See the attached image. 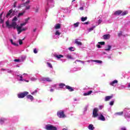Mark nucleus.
Segmentation results:
<instances>
[{
    "label": "nucleus",
    "instance_id": "obj_1",
    "mask_svg": "<svg viewBox=\"0 0 130 130\" xmlns=\"http://www.w3.org/2000/svg\"><path fill=\"white\" fill-rule=\"evenodd\" d=\"M6 27H7V28H13L14 29H16V28L18 33H19V32H20V31H21L22 29V26L21 25L19 26V25H17V22H12L11 24H10V21L7 20L6 22Z\"/></svg>",
    "mask_w": 130,
    "mask_h": 130
},
{
    "label": "nucleus",
    "instance_id": "obj_2",
    "mask_svg": "<svg viewBox=\"0 0 130 130\" xmlns=\"http://www.w3.org/2000/svg\"><path fill=\"white\" fill-rule=\"evenodd\" d=\"M30 4V0H27L25 3H23L19 8H22V7H25V10H30V8L31 6L30 5H28Z\"/></svg>",
    "mask_w": 130,
    "mask_h": 130
},
{
    "label": "nucleus",
    "instance_id": "obj_3",
    "mask_svg": "<svg viewBox=\"0 0 130 130\" xmlns=\"http://www.w3.org/2000/svg\"><path fill=\"white\" fill-rule=\"evenodd\" d=\"M28 94H29V92L28 91H24L23 92H21L18 94L17 97L18 98L20 99L24 98V97H26V96H27Z\"/></svg>",
    "mask_w": 130,
    "mask_h": 130
},
{
    "label": "nucleus",
    "instance_id": "obj_4",
    "mask_svg": "<svg viewBox=\"0 0 130 130\" xmlns=\"http://www.w3.org/2000/svg\"><path fill=\"white\" fill-rule=\"evenodd\" d=\"M98 108H94L93 109V112H92V117L94 118H96V117H98L99 114H98Z\"/></svg>",
    "mask_w": 130,
    "mask_h": 130
},
{
    "label": "nucleus",
    "instance_id": "obj_5",
    "mask_svg": "<svg viewBox=\"0 0 130 130\" xmlns=\"http://www.w3.org/2000/svg\"><path fill=\"white\" fill-rule=\"evenodd\" d=\"M46 129L47 130H57V128L52 125H46Z\"/></svg>",
    "mask_w": 130,
    "mask_h": 130
},
{
    "label": "nucleus",
    "instance_id": "obj_6",
    "mask_svg": "<svg viewBox=\"0 0 130 130\" xmlns=\"http://www.w3.org/2000/svg\"><path fill=\"white\" fill-rule=\"evenodd\" d=\"M57 115L59 118H64V117H66V115L64 114V112H63V111L57 112Z\"/></svg>",
    "mask_w": 130,
    "mask_h": 130
},
{
    "label": "nucleus",
    "instance_id": "obj_7",
    "mask_svg": "<svg viewBox=\"0 0 130 130\" xmlns=\"http://www.w3.org/2000/svg\"><path fill=\"white\" fill-rule=\"evenodd\" d=\"M66 89H67V90H69L70 92H73V91H74V88L69 85L66 86Z\"/></svg>",
    "mask_w": 130,
    "mask_h": 130
},
{
    "label": "nucleus",
    "instance_id": "obj_8",
    "mask_svg": "<svg viewBox=\"0 0 130 130\" xmlns=\"http://www.w3.org/2000/svg\"><path fill=\"white\" fill-rule=\"evenodd\" d=\"M121 13H122V11L118 10L114 13V15L115 16H119V15H121Z\"/></svg>",
    "mask_w": 130,
    "mask_h": 130
},
{
    "label": "nucleus",
    "instance_id": "obj_9",
    "mask_svg": "<svg viewBox=\"0 0 130 130\" xmlns=\"http://www.w3.org/2000/svg\"><path fill=\"white\" fill-rule=\"evenodd\" d=\"M14 12H15V11H13V9H11L10 10H9V11L8 12V13L6 15V18H9V17L11 16V14Z\"/></svg>",
    "mask_w": 130,
    "mask_h": 130
},
{
    "label": "nucleus",
    "instance_id": "obj_10",
    "mask_svg": "<svg viewBox=\"0 0 130 130\" xmlns=\"http://www.w3.org/2000/svg\"><path fill=\"white\" fill-rule=\"evenodd\" d=\"M103 39H105V40H107L110 39V35L109 34L104 35L103 36Z\"/></svg>",
    "mask_w": 130,
    "mask_h": 130
},
{
    "label": "nucleus",
    "instance_id": "obj_11",
    "mask_svg": "<svg viewBox=\"0 0 130 130\" xmlns=\"http://www.w3.org/2000/svg\"><path fill=\"white\" fill-rule=\"evenodd\" d=\"M98 119L99 120H102V121H105V117L103 115L101 114L100 116L99 117Z\"/></svg>",
    "mask_w": 130,
    "mask_h": 130
},
{
    "label": "nucleus",
    "instance_id": "obj_12",
    "mask_svg": "<svg viewBox=\"0 0 130 130\" xmlns=\"http://www.w3.org/2000/svg\"><path fill=\"white\" fill-rule=\"evenodd\" d=\"M26 98L27 99H30V100L31 101H33V100H34V98L33 97V96H32L31 94H27L26 95Z\"/></svg>",
    "mask_w": 130,
    "mask_h": 130
},
{
    "label": "nucleus",
    "instance_id": "obj_13",
    "mask_svg": "<svg viewBox=\"0 0 130 130\" xmlns=\"http://www.w3.org/2000/svg\"><path fill=\"white\" fill-rule=\"evenodd\" d=\"M113 97V95L106 96L105 99V101H109Z\"/></svg>",
    "mask_w": 130,
    "mask_h": 130
},
{
    "label": "nucleus",
    "instance_id": "obj_14",
    "mask_svg": "<svg viewBox=\"0 0 130 130\" xmlns=\"http://www.w3.org/2000/svg\"><path fill=\"white\" fill-rule=\"evenodd\" d=\"M10 42L11 43V44H12V45H14V46H19V44L16 42H14V41L12 39L10 40Z\"/></svg>",
    "mask_w": 130,
    "mask_h": 130
},
{
    "label": "nucleus",
    "instance_id": "obj_15",
    "mask_svg": "<svg viewBox=\"0 0 130 130\" xmlns=\"http://www.w3.org/2000/svg\"><path fill=\"white\" fill-rule=\"evenodd\" d=\"M92 93H93V91L90 90V91H87L86 93H84L83 94V95H84V96H88L89 95H91V94H92Z\"/></svg>",
    "mask_w": 130,
    "mask_h": 130
},
{
    "label": "nucleus",
    "instance_id": "obj_16",
    "mask_svg": "<svg viewBox=\"0 0 130 130\" xmlns=\"http://www.w3.org/2000/svg\"><path fill=\"white\" fill-rule=\"evenodd\" d=\"M88 127V129L90 130H94L95 129V127L92 124H89Z\"/></svg>",
    "mask_w": 130,
    "mask_h": 130
},
{
    "label": "nucleus",
    "instance_id": "obj_17",
    "mask_svg": "<svg viewBox=\"0 0 130 130\" xmlns=\"http://www.w3.org/2000/svg\"><path fill=\"white\" fill-rule=\"evenodd\" d=\"M75 43L77 44V45H82V42L79 41V40L78 39L75 40Z\"/></svg>",
    "mask_w": 130,
    "mask_h": 130
},
{
    "label": "nucleus",
    "instance_id": "obj_18",
    "mask_svg": "<svg viewBox=\"0 0 130 130\" xmlns=\"http://www.w3.org/2000/svg\"><path fill=\"white\" fill-rule=\"evenodd\" d=\"M123 111L115 113V115H118L119 116L123 115Z\"/></svg>",
    "mask_w": 130,
    "mask_h": 130
},
{
    "label": "nucleus",
    "instance_id": "obj_19",
    "mask_svg": "<svg viewBox=\"0 0 130 130\" xmlns=\"http://www.w3.org/2000/svg\"><path fill=\"white\" fill-rule=\"evenodd\" d=\"M118 81L117 80H114L112 82L110 83L111 86H114V84H117Z\"/></svg>",
    "mask_w": 130,
    "mask_h": 130
},
{
    "label": "nucleus",
    "instance_id": "obj_20",
    "mask_svg": "<svg viewBox=\"0 0 130 130\" xmlns=\"http://www.w3.org/2000/svg\"><path fill=\"white\" fill-rule=\"evenodd\" d=\"M54 28L56 30H57V29H60V24L58 23L55 24Z\"/></svg>",
    "mask_w": 130,
    "mask_h": 130
},
{
    "label": "nucleus",
    "instance_id": "obj_21",
    "mask_svg": "<svg viewBox=\"0 0 130 130\" xmlns=\"http://www.w3.org/2000/svg\"><path fill=\"white\" fill-rule=\"evenodd\" d=\"M25 13H26V11H23L22 12L18 13L17 17L19 18V17H21V16H23V15H24Z\"/></svg>",
    "mask_w": 130,
    "mask_h": 130
},
{
    "label": "nucleus",
    "instance_id": "obj_22",
    "mask_svg": "<svg viewBox=\"0 0 130 130\" xmlns=\"http://www.w3.org/2000/svg\"><path fill=\"white\" fill-rule=\"evenodd\" d=\"M107 47L108 48H105V50H106V51H109V50H110V49H111V46L108 45Z\"/></svg>",
    "mask_w": 130,
    "mask_h": 130
},
{
    "label": "nucleus",
    "instance_id": "obj_23",
    "mask_svg": "<svg viewBox=\"0 0 130 130\" xmlns=\"http://www.w3.org/2000/svg\"><path fill=\"white\" fill-rule=\"evenodd\" d=\"M127 14H128V12L127 11H125L124 12L122 11L121 15V16H125V15H127Z\"/></svg>",
    "mask_w": 130,
    "mask_h": 130
},
{
    "label": "nucleus",
    "instance_id": "obj_24",
    "mask_svg": "<svg viewBox=\"0 0 130 130\" xmlns=\"http://www.w3.org/2000/svg\"><path fill=\"white\" fill-rule=\"evenodd\" d=\"M87 19H88V17H87V16H86L85 17H81V21L85 22V21H86Z\"/></svg>",
    "mask_w": 130,
    "mask_h": 130
},
{
    "label": "nucleus",
    "instance_id": "obj_25",
    "mask_svg": "<svg viewBox=\"0 0 130 130\" xmlns=\"http://www.w3.org/2000/svg\"><path fill=\"white\" fill-rule=\"evenodd\" d=\"M27 30V28L26 27H24L22 29H21L20 30H19V31L18 33V34H20V33H22V32H23V31H26Z\"/></svg>",
    "mask_w": 130,
    "mask_h": 130
},
{
    "label": "nucleus",
    "instance_id": "obj_26",
    "mask_svg": "<svg viewBox=\"0 0 130 130\" xmlns=\"http://www.w3.org/2000/svg\"><path fill=\"white\" fill-rule=\"evenodd\" d=\"M55 57L58 58V59H59L60 58H61V57H63V55H56L55 56Z\"/></svg>",
    "mask_w": 130,
    "mask_h": 130
},
{
    "label": "nucleus",
    "instance_id": "obj_27",
    "mask_svg": "<svg viewBox=\"0 0 130 130\" xmlns=\"http://www.w3.org/2000/svg\"><path fill=\"white\" fill-rule=\"evenodd\" d=\"M59 86L60 87V88H61V89H62V88H63V87L66 86V84H64L63 83H60L59 84Z\"/></svg>",
    "mask_w": 130,
    "mask_h": 130
},
{
    "label": "nucleus",
    "instance_id": "obj_28",
    "mask_svg": "<svg viewBox=\"0 0 130 130\" xmlns=\"http://www.w3.org/2000/svg\"><path fill=\"white\" fill-rule=\"evenodd\" d=\"M94 62H98V63H102V61L99 60H92Z\"/></svg>",
    "mask_w": 130,
    "mask_h": 130
},
{
    "label": "nucleus",
    "instance_id": "obj_29",
    "mask_svg": "<svg viewBox=\"0 0 130 130\" xmlns=\"http://www.w3.org/2000/svg\"><path fill=\"white\" fill-rule=\"evenodd\" d=\"M5 121H6V119H3V118L0 119L1 124H3V123H4V122H5Z\"/></svg>",
    "mask_w": 130,
    "mask_h": 130
},
{
    "label": "nucleus",
    "instance_id": "obj_30",
    "mask_svg": "<svg viewBox=\"0 0 130 130\" xmlns=\"http://www.w3.org/2000/svg\"><path fill=\"white\" fill-rule=\"evenodd\" d=\"M47 64L48 65V67H49V68H50V69H52V64H51L50 62H47Z\"/></svg>",
    "mask_w": 130,
    "mask_h": 130
},
{
    "label": "nucleus",
    "instance_id": "obj_31",
    "mask_svg": "<svg viewBox=\"0 0 130 130\" xmlns=\"http://www.w3.org/2000/svg\"><path fill=\"white\" fill-rule=\"evenodd\" d=\"M23 40H24V39H22ZM22 40L19 39V43L20 45H22V44H23V41Z\"/></svg>",
    "mask_w": 130,
    "mask_h": 130
},
{
    "label": "nucleus",
    "instance_id": "obj_32",
    "mask_svg": "<svg viewBox=\"0 0 130 130\" xmlns=\"http://www.w3.org/2000/svg\"><path fill=\"white\" fill-rule=\"evenodd\" d=\"M80 24V22H76V23H74V27H79V24Z\"/></svg>",
    "mask_w": 130,
    "mask_h": 130
},
{
    "label": "nucleus",
    "instance_id": "obj_33",
    "mask_svg": "<svg viewBox=\"0 0 130 130\" xmlns=\"http://www.w3.org/2000/svg\"><path fill=\"white\" fill-rule=\"evenodd\" d=\"M18 20V18L17 17L15 16L13 19H12V22H16V21Z\"/></svg>",
    "mask_w": 130,
    "mask_h": 130
},
{
    "label": "nucleus",
    "instance_id": "obj_34",
    "mask_svg": "<svg viewBox=\"0 0 130 130\" xmlns=\"http://www.w3.org/2000/svg\"><path fill=\"white\" fill-rule=\"evenodd\" d=\"M29 20H30V17H28L27 18H26L25 19V22L24 23H25V24H26L27 23H28Z\"/></svg>",
    "mask_w": 130,
    "mask_h": 130
},
{
    "label": "nucleus",
    "instance_id": "obj_35",
    "mask_svg": "<svg viewBox=\"0 0 130 130\" xmlns=\"http://www.w3.org/2000/svg\"><path fill=\"white\" fill-rule=\"evenodd\" d=\"M69 50L70 51H75V50H74V47H71L69 48Z\"/></svg>",
    "mask_w": 130,
    "mask_h": 130
},
{
    "label": "nucleus",
    "instance_id": "obj_36",
    "mask_svg": "<svg viewBox=\"0 0 130 130\" xmlns=\"http://www.w3.org/2000/svg\"><path fill=\"white\" fill-rule=\"evenodd\" d=\"M77 61H78L79 62H81V63H84V62L83 61H82L81 60H76L75 61V63H77Z\"/></svg>",
    "mask_w": 130,
    "mask_h": 130
},
{
    "label": "nucleus",
    "instance_id": "obj_37",
    "mask_svg": "<svg viewBox=\"0 0 130 130\" xmlns=\"http://www.w3.org/2000/svg\"><path fill=\"white\" fill-rule=\"evenodd\" d=\"M46 81H47V82H51V79H50V78H45Z\"/></svg>",
    "mask_w": 130,
    "mask_h": 130
},
{
    "label": "nucleus",
    "instance_id": "obj_38",
    "mask_svg": "<svg viewBox=\"0 0 130 130\" xmlns=\"http://www.w3.org/2000/svg\"><path fill=\"white\" fill-rule=\"evenodd\" d=\"M99 44H101V45H105V42H99Z\"/></svg>",
    "mask_w": 130,
    "mask_h": 130
},
{
    "label": "nucleus",
    "instance_id": "obj_39",
    "mask_svg": "<svg viewBox=\"0 0 130 130\" xmlns=\"http://www.w3.org/2000/svg\"><path fill=\"white\" fill-rule=\"evenodd\" d=\"M55 35H58V36H59V35H60V32H59V31L58 30H56L55 32Z\"/></svg>",
    "mask_w": 130,
    "mask_h": 130
},
{
    "label": "nucleus",
    "instance_id": "obj_40",
    "mask_svg": "<svg viewBox=\"0 0 130 130\" xmlns=\"http://www.w3.org/2000/svg\"><path fill=\"white\" fill-rule=\"evenodd\" d=\"M118 37H120V36H122V31H120L118 34Z\"/></svg>",
    "mask_w": 130,
    "mask_h": 130
},
{
    "label": "nucleus",
    "instance_id": "obj_41",
    "mask_svg": "<svg viewBox=\"0 0 130 130\" xmlns=\"http://www.w3.org/2000/svg\"><path fill=\"white\" fill-rule=\"evenodd\" d=\"M113 104H114V101H111L110 102V105H111V106H112V105H113Z\"/></svg>",
    "mask_w": 130,
    "mask_h": 130
},
{
    "label": "nucleus",
    "instance_id": "obj_42",
    "mask_svg": "<svg viewBox=\"0 0 130 130\" xmlns=\"http://www.w3.org/2000/svg\"><path fill=\"white\" fill-rule=\"evenodd\" d=\"M125 118H130V115H125Z\"/></svg>",
    "mask_w": 130,
    "mask_h": 130
},
{
    "label": "nucleus",
    "instance_id": "obj_43",
    "mask_svg": "<svg viewBox=\"0 0 130 130\" xmlns=\"http://www.w3.org/2000/svg\"><path fill=\"white\" fill-rule=\"evenodd\" d=\"M4 19H3L2 18H0V23L1 24H4Z\"/></svg>",
    "mask_w": 130,
    "mask_h": 130
},
{
    "label": "nucleus",
    "instance_id": "obj_44",
    "mask_svg": "<svg viewBox=\"0 0 130 130\" xmlns=\"http://www.w3.org/2000/svg\"><path fill=\"white\" fill-rule=\"evenodd\" d=\"M36 93H37V90H36L31 93V95H35V94H36Z\"/></svg>",
    "mask_w": 130,
    "mask_h": 130
},
{
    "label": "nucleus",
    "instance_id": "obj_45",
    "mask_svg": "<svg viewBox=\"0 0 130 130\" xmlns=\"http://www.w3.org/2000/svg\"><path fill=\"white\" fill-rule=\"evenodd\" d=\"M101 23H102V20L99 19V20H98V25L101 24Z\"/></svg>",
    "mask_w": 130,
    "mask_h": 130
},
{
    "label": "nucleus",
    "instance_id": "obj_46",
    "mask_svg": "<svg viewBox=\"0 0 130 130\" xmlns=\"http://www.w3.org/2000/svg\"><path fill=\"white\" fill-rule=\"evenodd\" d=\"M17 2H14L13 5V8H16Z\"/></svg>",
    "mask_w": 130,
    "mask_h": 130
},
{
    "label": "nucleus",
    "instance_id": "obj_47",
    "mask_svg": "<svg viewBox=\"0 0 130 130\" xmlns=\"http://www.w3.org/2000/svg\"><path fill=\"white\" fill-rule=\"evenodd\" d=\"M34 53H37V52H38V51H37V49L36 48L34 49Z\"/></svg>",
    "mask_w": 130,
    "mask_h": 130
},
{
    "label": "nucleus",
    "instance_id": "obj_48",
    "mask_svg": "<svg viewBox=\"0 0 130 130\" xmlns=\"http://www.w3.org/2000/svg\"><path fill=\"white\" fill-rule=\"evenodd\" d=\"M14 61H15L16 62H19V61H20V59H14Z\"/></svg>",
    "mask_w": 130,
    "mask_h": 130
},
{
    "label": "nucleus",
    "instance_id": "obj_49",
    "mask_svg": "<svg viewBox=\"0 0 130 130\" xmlns=\"http://www.w3.org/2000/svg\"><path fill=\"white\" fill-rule=\"evenodd\" d=\"M93 30H94V27H91L89 29V32L91 31H93Z\"/></svg>",
    "mask_w": 130,
    "mask_h": 130
},
{
    "label": "nucleus",
    "instance_id": "obj_50",
    "mask_svg": "<svg viewBox=\"0 0 130 130\" xmlns=\"http://www.w3.org/2000/svg\"><path fill=\"white\" fill-rule=\"evenodd\" d=\"M25 25H26V23H25V22L20 24V26H22V27H23V26H25Z\"/></svg>",
    "mask_w": 130,
    "mask_h": 130
},
{
    "label": "nucleus",
    "instance_id": "obj_51",
    "mask_svg": "<svg viewBox=\"0 0 130 130\" xmlns=\"http://www.w3.org/2000/svg\"><path fill=\"white\" fill-rule=\"evenodd\" d=\"M121 130H126V128L125 127H122Z\"/></svg>",
    "mask_w": 130,
    "mask_h": 130
},
{
    "label": "nucleus",
    "instance_id": "obj_52",
    "mask_svg": "<svg viewBox=\"0 0 130 130\" xmlns=\"http://www.w3.org/2000/svg\"><path fill=\"white\" fill-rule=\"evenodd\" d=\"M67 58L69 59H71V58H72V56L71 55H68V56H67Z\"/></svg>",
    "mask_w": 130,
    "mask_h": 130
},
{
    "label": "nucleus",
    "instance_id": "obj_53",
    "mask_svg": "<svg viewBox=\"0 0 130 130\" xmlns=\"http://www.w3.org/2000/svg\"><path fill=\"white\" fill-rule=\"evenodd\" d=\"M20 81H23V77L22 76H20Z\"/></svg>",
    "mask_w": 130,
    "mask_h": 130
},
{
    "label": "nucleus",
    "instance_id": "obj_54",
    "mask_svg": "<svg viewBox=\"0 0 130 130\" xmlns=\"http://www.w3.org/2000/svg\"><path fill=\"white\" fill-rule=\"evenodd\" d=\"M3 14H4V12H2V13H1L0 14V19H2V17Z\"/></svg>",
    "mask_w": 130,
    "mask_h": 130
},
{
    "label": "nucleus",
    "instance_id": "obj_55",
    "mask_svg": "<svg viewBox=\"0 0 130 130\" xmlns=\"http://www.w3.org/2000/svg\"><path fill=\"white\" fill-rule=\"evenodd\" d=\"M97 47L98 48H101V46L100 45H98Z\"/></svg>",
    "mask_w": 130,
    "mask_h": 130
},
{
    "label": "nucleus",
    "instance_id": "obj_56",
    "mask_svg": "<svg viewBox=\"0 0 130 130\" xmlns=\"http://www.w3.org/2000/svg\"><path fill=\"white\" fill-rule=\"evenodd\" d=\"M37 30V28H36L34 29L32 31H33V32H36Z\"/></svg>",
    "mask_w": 130,
    "mask_h": 130
},
{
    "label": "nucleus",
    "instance_id": "obj_57",
    "mask_svg": "<svg viewBox=\"0 0 130 130\" xmlns=\"http://www.w3.org/2000/svg\"><path fill=\"white\" fill-rule=\"evenodd\" d=\"M38 11H39V9L38 8L36 9L35 11L36 13H38Z\"/></svg>",
    "mask_w": 130,
    "mask_h": 130
},
{
    "label": "nucleus",
    "instance_id": "obj_58",
    "mask_svg": "<svg viewBox=\"0 0 130 130\" xmlns=\"http://www.w3.org/2000/svg\"><path fill=\"white\" fill-rule=\"evenodd\" d=\"M88 24H89V22H86L84 23V25H88Z\"/></svg>",
    "mask_w": 130,
    "mask_h": 130
},
{
    "label": "nucleus",
    "instance_id": "obj_59",
    "mask_svg": "<svg viewBox=\"0 0 130 130\" xmlns=\"http://www.w3.org/2000/svg\"><path fill=\"white\" fill-rule=\"evenodd\" d=\"M80 10H81L82 11L84 10V8L83 7H81L80 8Z\"/></svg>",
    "mask_w": 130,
    "mask_h": 130
},
{
    "label": "nucleus",
    "instance_id": "obj_60",
    "mask_svg": "<svg viewBox=\"0 0 130 130\" xmlns=\"http://www.w3.org/2000/svg\"><path fill=\"white\" fill-rule=\"evenodd\" d=\"M50 92H53L54 90L53 89L51 88L50 90Z\"/></svg>",
    "mask_w": 130,
    "mask_h": 130
},
{
    "label": "nucleus",
    "instance_id": "obj_61",
    "mask_svg": "<svg viewBox=\"0 0 130 130\" xmlns=\"http://www.w3.org/2000/svg\"><path fill=\"white\" fill-rule=\"evenodd\" d=\"M62 130H68V127L63 128Z\"/></svg>",
    "mask_w": 130,
    "mask_h": 130
},
{
    "label": "nucleus",
    "instance_id": "obj_62",
    "mask_svg": "<svg viewBox=\"0 0 130 130\" xmlns=\"http://www.w3.org/2000/svg\"><path fill=\"white\" fill-rule=\"evenodd\" d=\"M1 71H6V69L2 68L1 69Z\"/></svg>",
    "mask_w": 130,
    "mask_h": 130
},
{
    "label": "nucleus",
    "instance_id": "obj_63",
    "mask_svg": "<svg viewBox=\"0 0 130 130\" xmlns=\"http://www.w3.org/2000/svg\"><path fill=\"white\" fill-rule=\"evenodd\" d=\"M13 71L12 70H10L8 72V73H12Z\"/></svg>",
    "mask_w": 130,
    "mask_h": 130
},
{
    "label": "nucleus",
    "instance_id": "obj_64",
    "mask_svg": "<svg viewBox=\"0 0 130 130\" xmlns=\"http://www.w3.org/2000/svg\"><path fill=\"white\" fill-rule=\"evenodd\" d=\"M128 88H130V83L128 85Z\"/></svg>",
    "mask_w": 130,
    "mask_h": 130
}]
</instances>
